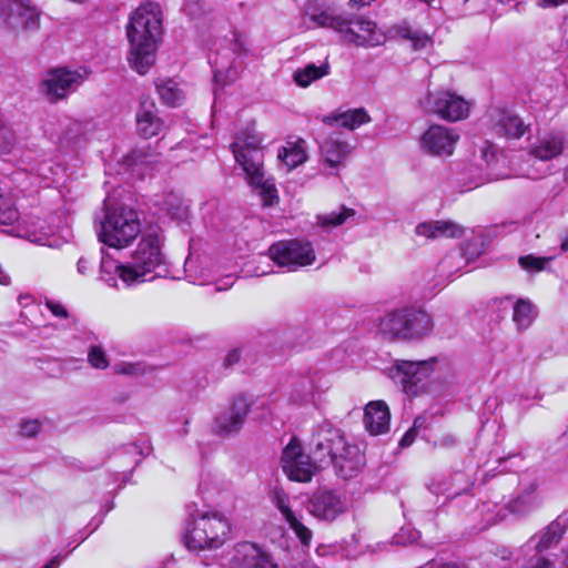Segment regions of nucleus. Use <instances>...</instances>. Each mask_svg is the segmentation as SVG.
I'll use <instances>...</instances> for the list:
<instances>
[{
	"label": "nucleus",
	"mask_w": 568,
	"mask_h": 568,
	"mask_svg": "<svg viewBox=\"0 0 568 568\" xmlns=\"http://www.w3.org/2000/svg\"><path fill=\"white\" fill-rule=\"evenodd\" d=\"M536 4L540 8H557L568 3V0H535Z\"/></svg>",
	"instance_id": "56"
},
{
	"label": "nucleus",
	"mask_w": 568,
	"mask_h": 568,
	"mask_svg": "<svg viewBox=\"0 0 568 568\" xmlns=\"http://www.w3.org/2000/svg\"><path fill=\"white\" fill-rule=\"evenodd\" d=\"M554 260V256L540 257L535 255L520 256L518 260L519 265L527 271H542L546 265Z\"/></svg>",
	"instance_id": "46"
},
{
	"label": "nucleus",
	"mask_w": 568,
	"mask_h": 568,
	"mask_svg": "<svg viewBox=\"0 0 568 568\" xmlns=\"http://www.w3.org/2000/svg\"><path fill=\"white\" fill-rule=\"evenodd\" d=\"M273 503L281 511L290 528L294 531L300 541L304 546H308L313 537L312 530L307 528L291 509L287 495L281 489H275L273 491Z\"/></svg>",
	"instance_id": "25"
},
{
	"label": "nucleus",
	"mask_w": 568,
	"mask_h": 568,
	"mask_svg": "<svg viewBox=\"0 0 568 568\" xmlns=\"http://www.w3.org/2000/svg\"><path fill=\"white\" fill-rule=\"evenodd\" d=\"M243 51V43L234 34L231 47L220 51L210 52L207 55V62L210 63L213 72V79L216 84L226 85L234 81L237 77V71L234 67H227L232 57Z\"/></svg>",
	"instance_id": "20"
},
{
	"label": "nucleus",
	"mask_w": 568,
	"mask_h": 568,
	"mask_svg": "<svg viewBox=\"0 0 568 568\" xmlns=\"http://www.w3.org/2000/svg\"><path fill=\"white\" fill-rule=\"evenodd\" d=\"M161 26V10L153 2L142 3L129 17L126 38L130 43V61L140 74L146 73L155 61Z\"/></svg>",
	"instance_id": "1"
},
{
	"label": "nucleus",
	"mask_w": 568,
	"mask_h": 568,
	"mask_svg": "<svg viewBox=\"0 0 568 568\" xmlns=\"http://www.w3.org/2000/svg\"><path fill=\"white\" fill-rule=\"evenodd\" d=\"M102 523V518H100L95 524L94 526L89 530V532L85 535V536H82L80 541H83L88 536H90L99 526L100 524Z\"/></svg>",
	"instance_id": "62"
},
{
	"label": "nucleus",
	"mask_w": 568,
	"mask_h": 568,
	"mask_svg": "<svg viewBox=\"0 0 568 568\" xmlns=\"http://www.w3.org/2000/svg\"><path fill=\"white\" fill-rule=\"evenodd\" d=\"M60 232V236L48 233L33 235L30 237V241L50 247H59L62 243L68 242L72 236V232L68 225L63 226Z\"/></svg>",
	"instance_id": "44"
},
{
	"label": "nucleus",
	"mask_w": 568,
	"mask_h": 568,
	"mask_svg": "<svg viewBox=\"0 0 568 568\" xmlns=\"http://www.w3.org/2000/svg\"><path fill=\"white\" fill-rule=\"evenodd\" d=\"M433 329L430 314L416 306L398 307L386 314L378 324V332L392 341H423L432 335Z\"/></svg>",
	"instance_id": "6"
},
{
	"label": "nucleus",
	"mask_w": 568,
	"mask_h": 568,
	"mask_svg": "<svg viewBox=\"0 0 568 568\" xmlns=\"http://www.w3.org/2000/svg\"><path fill=\"white\" fill-rule=\"evenodd\" d=\"M347 499L333 489H318L308 499L307 509L312 516L323 521H333L347 511Z\"/></svg>",
	"instance_id": "16"
},
{
	"label": "nucleus",
	"mask_w": 568,
	"mask_h": 568,
	"mask_svg": "<svg viewBox=\"0 0 568 568\" xmlns=\"http://www.w3.org/2000/svg\"><path fill=\"white\" fill-rule=\"evenodd\" d=\"M241 358V352L239 348H234L231 352L227 353V355L224 358V366L226 368L233 367L236 363H239Z\"/></svg>",
	"instance_id": "54"
},
{
	"label": "nucleus",
	"mask_w": 568,
	"mask_h": 568,
	"mask_svg": "<svg viewBox=\"0 0 568 568\" xmlns=\"http://www.w3.org/2000/svg\"><path fill=\"white\" fill-rule=\"evenodd\" d=\"M154 103H141L136 113V128L140 135L150 139L160 133L163 128V121L153 112Z\"/></svg>",
	"instance_id": "31"
},
{
	"label": "nucleus",
	"mask_w": 568,
	"mask_h": 568,
	"mask_svg": "<svg viewBox=\"0 0 568 568\" xmlns=\"http://www.w3.org/2000/svg\"><path fill=\"white\" fill-rule=\"evenodd\" d=\"M250 409L251 403L245 396H235L230 405L215 416L213 426L215 434L227 437L239 433L245 423Z\"/></svg>",
	"instance_id": "17"
},
{
	"label": "nucleus",
	"mask_w": 568,
	"mask_h": 568,
	"mask_svg": "<svg viewBox=\"0 0 568 568\" xmlns=\"http://www.w3.org/2000/svg\"><path fill=\"white\" fill-rule=\"evenodd\" d=\"M467 265L466 252L463 247H456L446 253L438 262L436 272L440 281L450 278Z\"/></svg>",
	"instance_id": "33"
},
{
	"label": "nucleus",
	"mask_w": 568,
	"mask_h": 568,
	"mask_svg": "<svg viewBox=\"0 0 568 568\" xmlns=\"http://www.w3.org/2000/svg\"><path fill=\"white\" fill-rule=\"evenodd\" d=\"M456 444V438L453 435H445L438 439L440 447H452Z\"/></svg>",
	"instance_id": "58"
},
{
	"label": "nucleus",
	"mask_w": 568,
	"mask_h": 568,
	"mask_svg": "<svg viewBox=\"0 0 568 568\" xmlns=\"http://www.w3.org/2000/svg\"><path fill=\"white\" fill-rule=\"evenodd\" d=\"M513 458H515V459H521V456H520V455H513V456H509V457L505 458V462H507V460H509V459H513Z\"/></svg>",
	"instance_id": "64"
},
{
	"label": "nucleus",
	"mask_w": 568,
	"mask_h": 568,
	"mask_svg": "<svg viewBox=\"0 0 568 568\" xmlns=\"http://www.w3.org/2000/svg\"><path fill=\"white\" fill-rule=\"evenodd\" d=\"M123 160L132 174H142L140 166L149 163L148 155L141 150H133Z\"/></svg>",
	"instance_id": "45"
},
{
	"label": "nucleus",
	"mask_w": 568,
	"mask_h": 568,
	"mask_svg": "<svg viewBox=\"0 0 568 568\" xmlns=\"http://www.w3.org/2000/svg\"><path fill=\"white\" fill-rule=\"evenodd\" d=\"M139 364H123V365H116L115 372L122 373L125 375H134L139 372Z\"/></svg>",
	"instance_id": "55"
},
{
	"label": "nucleus",
	"mask_w": 568,
	"mask_h": 568,
	"mask_svg": "<svg viewBox=\"0 0 568 568\" xmlns=\"http://www.w3.org/2000/svg\"><path fill=\"white\" fill-rule=\"evenodd\" d=\"M85 71L69 68H54L48 70L39 84V92L50 102L57 103L67 99L82 84Z\"/></svg>",
	"instance_id": "9"
},
{
	"label": "nucleus",
	"mask_w": 568,
	"mask_h": 568,
	"mask_svg": "<svg viewBox=\"0 0 568 568\" xmlns=\"http://www.w3.org/2000/svg\"><path fill=\"white\" fill-rule=\"evenodd\" d=\"M538 484L530 481L523 486L520 491L508 501L506 508L508 511L517 517H523L530 514L539 506L538 499Z\"/></svg>",
	"instance_id": "27"
},
{
	"label": "nucleus",
	"mask_w": 568,
	"mask_h": 568,
	"mask_svg": "<svg viewBox=\"0 0 568 568\" xmlns=\"http://www.w3.org/2000/svg\"><path fill=\"white\" fill-rule=\"evenodd\" d=\"M124 268L125 262H118L101 248L100 278L102 281H104L109 286L116 287L118 278L123 282L122 273Z\"/></svg>",
	"instance_id": "34"
},
{
	"label": "nucleus",
	"mask_w": 568,
	"mask_h": 568,
	"mask_svg": "<svg viewBox=\"0 0 568 568\" xmlns=\"http://www.w3.org/2000/svg\"><path fill=\"white\" fill-rule=\"evenodd\" d=\"M45 305L53 316L59 318H70V314L67 307L62 305L60 302L50 300L47 301Z\"/></svg>",
	"instance_id": "50"
},
{
	"label": "nucleus",
	"mask_w": 568,
	"mask_h": 568,
	"mask_svg": "<svg viewBox=\"0 0 568 568\" xmlns=\"http://www.w3.org/2000/svg\"><path fill=\"white\" fill-rule=\"evenodd\" d=\"M524 568H554V565L549 559L542 556H535Z\"/></svg>",
	"instance_id": "53"
},
{
	"label": "nucleus",
	"mask_w": 568,
	"mask_h": 568,
	"mask_svg": "<svg viewBox=\"0 0 568 568\" xmlns=\"http://www.w3.org/2000/svg\"><path fill=\"white\" fill-rule=\"evenodd\" d=\"M223 568H276L271 557L253 542L235 545L220 558Z\"/></svg>",
	"instance_id": "13"
},
{
	"label": "nucleus",
	"mask_w": 568,
	"mask_h": 568,
	"mask_svg": "<svg viewBox=\"0 0 568 568\" xmlns=\"http://www.w3.org/2000/svg\"><path fill=\"white\" fill-rule=\"evenodd\" d=\"M284 474L294 481L307 483L316 471V465L310 455H305L296 438L285 446L281 457Z\"/></svg>",
	"instance_id": "14"
},
{
	"label": "nucleus",
	"mask_w": 568,
	"mask_h": 568,
	"mask_svg": "<svg viewBox=\"0 0 568 568\" xmlns=\"http://www.w3.org/2000/svg\"><path fill=\"white\" fill-rule=\"evenodd\" d=\"M191 263H192V258H191V256H189V257L185 260V263H184V266H185V270H184V271H185V273H186V277L189 278V281H190L191 283H194V284H195V283H197V284H203L202 282H197V280H196V278H194V277L192 276V274L190 273V268H189V267H190Z\"/></svg>",
	"instance_id": "59"
},
{
	"label": "nucleus",
	"mask_w": 568,
	"mask_h": 568,
	"mask_svg": "<svg viewBox=\"0 0 568 568\" xmlns=\"http://www.w3.org/2000/svg\"><path fill=\"white\" fill-rule=\"evenodd\" d=\"M164 234L159 227L143 232L136 247L131 252L122 273L126 286L151 281L155 277H172L166 256L162 251Z\"/></svg>",
	"instance_id": "2"
},
{
	"label": "nucleus",
	"mask_w": 568,
	"mask_h": 568,
	"mask_svg": "<svg viewBox=\"0 0 568 568\" xmlns=\"http://www.w3.org/2000/svg\"><path fill=\"white\" fill-rule=\"evenodd\" d=\"M425 109L443 120L456 122L468 115L469 103L454 92L437 90L428 92L425 100Z\"/></svg>",
	"instance_id": "12"
},
{
	"label": "nucleus",
	"mask_w": 568,
	"mask_h": 568,
	"mask_svg": "<svg viewBox=\"0 0 568 568\" xmlns=\"http://www.w3.org/2000/svg\"><path fill=\"white\" fill-rule=\"evenodd\" d=\"M356 211L354 209L342 205L338 211L317 216V224L325 231L343 225L348 219L354 217Z\"/></svg>",
	"instance_id": "40"
},
{
	"label": "nucleus",
	"mask_w": 568,
	"mask_h": 568,
	"mask_svg": "<svg viewBox=\"0 0 568 568\" xmlns=\"http://www.w3.org/2000/svg\"><path fill=\"white\" fill-rule=\"evenodd\" d=\"M278 159L290 169H294L306 161V152L301 144L288 143L278 150Z\"/></svg>",
	"instance_id": "41"
},
{
	"label": "nucleus",
	"mask_w": 568,
	"mask_h": 568,
	"mask_svg": "<svg viewBox=\"0 0 568 568\" xmlns=\"http://www.w3.org/2000/svg\"><path fill=\"white\" fill-rule=\"evenodd\" d=\"M62 558L60 556H55L53 559H51L47 565H44L42 568H58Z\"/></svg>",
	"instance_id": "61"
},
{
	"label": "nucleus",
	"mask_w": 568,
	"mask_h": 568,
	"mask_svg": "<svg viewBox=\"0 0 568 568\" xmlns=\"http://www.w3.org/2000/svg\"><path fill=\"white\" fill-rule=\"evenodd\" d=\"M156 92L161 101L172 108L179 106L184 100L183 91L173 79H156Z\"/></svg>",
	"instance_id": "35"
},
{
	"label": "nucleus",
	"mask_w": 568,
	"mask_h": 568,
	"mask_svg": "<svg viewBox=\"0 0 568 568\" xmlns=\"http://www.w3.org/2000/svg\"><path fill=\"white\" fill-rule=\"evenodd\" d=\"M458 140L459 133L456 129L433 124L422 134L419 146L424 153L432 156H450Z\"/></svg>",
	"instance_id": "15"
},
{
	"label": "nucleus",
	"mask_w": 568,
	"mask_h": 568,
	"mask_svg": "<svg viewBox=\"0 0 568 568\" xmlns=\"http://www.w3.org/2000/svg\"><path fill=\"white\" fill-rule=\"evenodd\" d=\"M346 444L342 430L327 420L316 426L310 442L313 458L321 464L336 457Z\"/></svg>",
	"instance_id": "11"
},
{
	"label": "nucleus",
	"mask_w": 568,
	"mask_h": 568,
	"mask_svg": "<svg viewBox=\"0 0 568 568\" xmlns=\"http://www.w3.org/2000/svg\"><path fill=\"white\" fill-rule=\"evenodd\" d=\"M418 424H419V418H416L414 420V425L410 429H408L404 435L403 437L400 438L399 440V446L402 448H405V447H408L410 446L414 440H415V437H416V428L418 427Z\"/></svg>",
	"instance_id": "52"
},
{
	"label": "nucleus",
	"mask_w": 568,
	"mask_h": 568,
	"mask_svg": "<svg viewBox=\"0 0 568 568\" xmlns=\"http://www.w3.org/2000/svg\"><path fill=\"white\" fill-rule=\"evenodd\" d=\"M61 171V166L55 164L51 160H44L36 169V174L45 186H50L52 183L58 182V174Z\"/></svg>",
	"instance_id": "43"
},
{
	"label": "nucleus",
	"mask_w": 568,
	"mask_h": 568,
	"mask_svg": "<svg viewBox=\"0 0 568 568\" xmlns=\"http://www.w3.org/2000/svg\"><path fill=\"white\" fill-rule=\"evenodd\" d=\"M342 132H328V135L320 143L321 158L327 168L337 174L339 168L344 166L346 158L351 154L353 146L342 138Z\"/></svg>",
	"instance_id": "22"
},
{
	"label": "nucleus",
	"mask_w": 568,
	"mask_h": 568,
	"mask_svg": "<svg viewBox=\"0 0 568 568\" xmlns=\"http://www.w3.org/2000/svg\"><path fill=\"white\" fill-rule=\"evenodd\" d=\"M261 143L262 139L255 131H247L236 136L231 149L248 183L256 190L263 206H272L278 202V193L274 179L265 176Z\"/></svg>",
	"instance_id": "3"
},
{
	"label": "nucleus",
	"mask_w": 568,
	"mask_h": 568,
	"mask_svg": "<svg viewBox=\"0 0 568 568\" xmlns=\"http://www.w3.org/2000/svg\"><path fill=\"white\" fill-rule=\"evenodd\" d=\"M438 362V357L426 361L396 359L392 376L402 385L405 394L416 396L426 389L427 381Z\"/></svg>",
	"instance_id": "8"
},
{
	"label": "nucleus",
	"mask_w": 568,
	"mask_h": 568,
	"mask_svg": "<svg viewBox=\"0 0 568 568\" xmlns=\"http://www.w3.org/2000/svg\"><path fill=\"white\" fill-rule=\"evenodd\" d=\"M18 219L19 211L11 191L0 187V224L11 225Z\"/></svg>",
	"instance_id": "39"
},
{
	"label": "nucleus",
	"mask_w": 568,
	"mask_h": 568,
	"mask_svg": "<svg viewBox=\"0 0 568 568\" xmlns=\"http://www.w3.org/2000/svg\"><path fill=\"white\" fill-rule=\"evenodd\" d=\"M230 531L227 518L219 513H203L197 516L190 513L183 539L185 546L192 550L217 549L226 541Z\"/></svg>",
	"instance_id": "7"
},
{
	"label": "nucleus",
	"mask_w": 568,
	"mask_h": 568,
	"mask_svg": "<svg viewBox=\"0 0 568 568\" xmlns=\"http://www.w3.org/2000/svg\"><path fill=\"white\" fill-rule=\"evenodd\" d=\"M389 420L390 413L385 402L375 400L366 405L363 422L365 428L372 435H381L388 432Z\"/></svg>",
	"instance_id": "26"
},
{
	"label": "nucleus",
	"mask_w": 568,
	"mask_h": 568,
	"mask_svg": "<svg viewBox=\"0 0 568 568\" xmlns=\"http://www.w3.org/2000/svg\"><path fill=\"white\" fill-rule=\"evenodd\" d=\"M41 428V424L37 419L27 420L21 424V434L26 437L36 436Z\"/></svg>",
	"instance_id": "51"
},
{
	"label": "nucleus",
	"mask_w": 568,
	"mask_h": 568,
	"mask_svg": "<svg viewBox=\"0 0 568 568\" xmlns=\"http://www.w3.org/2000/svg\"><path fill=\"white\" fill-rule=\"evenodd\" d=\"M95 230L99 241L109 247L128 246L141 233L139 213L129 205L105 199L101 214L95 216Z\"/></svg>",
	"instance_id": "4"
},
{
	"label": "nucleus",
	"mask_w": 568,
	"mask_h": 568,
	"mask_svg": "<svg viewBox=\"0 0 568 568\" xmlns=\"http://www.w3.org/2000/svg\"><path fill=\"white\" fill-rule=\"evenodd\" d=\"M14 143V132L0 119V154L10 153Z\"/></svg>",
	"instance_id": "47"
},
{
	"label": "nucleus",
	"mask_w": 568,
	"mask_h": 568,
	"mask_svg": "<svg viewBox=\"0 0 568 568\" xmlns=\"http://www.w3.org/2000/svg\"><path fill=\"white\" fill-rule=\"evenodd\" d=\"M0 16L12 28L33 31L39 27L40 12L30 4V0H0Z\"/></svg>",
	"instance_id": "18"
},
{
	"label": "nucleus",
	"mask_w": 568,
	"mask_h": 568,
	"mask_svg": "<svg viewBox=\"0 0 568 568\" xmlns=\"http://www.w3.org/2000/svg\"><path fill=\"white\" fill-rule=\"evenodd\" d=\"M560 250L561 252H568V229L564 231L561 235Z\"/></svg>",
	"instance_id": "60"
},
{
	"label": "nucleus",
	"mask_w": 568,
	"mask_h": 568,
	"mask_svg": "<svg viewBox=\"0 0 568 568\" xmlns=\"http://www.w3.org/2000/svg\"><path fill=\"white\" fill-rule=\"evenodd\" d=\"M151 449L152 447L148 440L129 444L123 448V454L128 455L132 459V467L130 469V474L141 463V459L151 453Z\"/></svg>",
	"instance_id": "42"
},
{
	"label": "nucleus",
	"mask_w": 568,
	"mask_h": 568,
	"mask_svg": "<svg viewBox=\"0 0 568 568\" xmlns=\"http://www.w3.org/2000/svg\"><path fill=\"white\" fill-rule=\"evenodd\" d=\"M323 382V375L314 374L312 376L302 377L292 388L290 399L297 406L307 404L316 405L321 398L322 392L327 388Z\"/></svg>",
	"instance_id": "24"
},
{
	"label": "nucleus",
	"mask_w": 568,
	"mask_h": 568,
	"mask_svg": "<svg viewBox=\"0 0 568 568\" xmlns=\"http://www.w3.org/2000/svg\"><path fill=\"white\" fill-rule=\"evenodd\" d=\"M369 121L371 116L363 108L347 110L342 113L329 114L323 118V123L328 129L343 126L348 130H354L364 123H368Z\"/></svg>",
	"instance_id": "29"
},
{
	"label": "nucleus",
	"mask_w": 568,
	"mask_h": 568,
	"mask_svg": "<svg viewBox=\"0 0 568 568\" xmlns=\"http://www.w3.org/2000/svg\"><path fill=\"white\" fill-rule=\"evenodd\" d=\"M59 128L57 141L62 148L74 149L85 134L84 124L68 116L59 120Z\"/></svg>",
	"instance_id": "32"
},
{
	"label": "nucleus",
	"mask_w": 568,
	"mask_h": 568,
	"mask_svg": "<svg viewBox=\"0 0 568 568\" xmlns=\"http://www.w3.org/2000/svg\"><path fill=\"white\" fill-rule=\"evenodd\" d=\"M94 270V258L88 256V255H82L78 262H77V272L80 274V275H83V276H87L89 274H91Z\"/></svg>",
	"instance_id": "49"
},
{
	"label": "nucleus",
	"mask_w": 568,
	"mask_h": 568,
	"mask_svg": "<svg viewBox=\"0 0 568 568\" xmlns=\"http://www.w3.org/2000/svg\"><path fill=\"white\" fill-rule=\"evenodd\" d=\"M329 72V65L327 63L323 65H316L315 63H308L302 69H297L294 72L293 79L298 87L306 88L313 81L322 79Z\"/></svg>",
	"instance_id": "37"
},
{
	"label": "nucleus",
	"mask_w": 568,
	"mask_h": 568,
	"mask_svg": "<svg viewBox=\"0 0 568 568\" xmlns=\"http://www.w3.org/2000/svg\"><path fill=\"white\" fill-rule=\"evenodd\" d=\"M415 233L427 240H434L439 237H459L463 232L457 224L449 221H428L419 223L415 227Z\"/></svg>",
	"instance_id": "30"
},
{
	"label": "nucleus",
	"mask_w": 568,
	"mask_h": 568,
	"mask_svg": "<svg viewBox=\"0 0 568 568\" xmlns=\"http://www.w3.org/2000/svg\"><path fill=\"white\" fill-rule=\"evenodd\" d=\"M88 362L97 369H105L109 366L106 354L101 346L93 345L88 352Z\"/></svg>",
	"instance_id": "48"
},
{
	"label": "nucleus",
	"mask_w": 568,
	"mask_h": 568,
	"mask_svg": "<svg viewBox=\"0 0 568 568\" xmlns=\"http://www.w3.org/2000/svg\"><path fill=\"white\" fill-rule=\"evenodd\" d=\"M568 528V511H564L548 526L531 536L524 546L526 550H535L541 554L557 546Z\"/></svg>",
	"instance_id": "21"
},
{
	"label": "nucleus",
	"mask_w": 568,
	"mask_h": 568,
	"mask_svg": "<svg viewBox=\"0 0 568 568\" xmlns=\"http://www.w3.org/2000/svg\"><path fill=\"white\" fill-rule=\"evenodd\" d=\"M169 213L173 219L183 220L187 216V207L183 204H179L174 211L169 210Z\"/></svg>",
	"instance_id": "57"
},
{
	"label": "nucleus",
	"mask_w": 568,
	"mask_h": 568,
	"mask_svg": "<svg viewBox=\"0 0 568 568\" xmlns=\"http://www.w3.org/2000/svg\"><path fill=\"white\" fill-rule=\"evenodd\" d=\"M491 132L507 140H518L529 131L530 123L509 109H494L489 115Z\"/></svg>",
	"instance_id": "19"
},
{
	"label": "nucleus",
	"mask_w": 568,
	"mask_h": 568,
	"mask_svg": "<svg viewBox=\"0 0 568 568\" xmlns=\"http://www.w3.org/2000/svg\"><path fill=\"white\" fill-rule=\"evenodd\" d=\"M327 464H333L337 476L347 480L362 471L365 456L357 445L346 444Z\"/></svg>",
	"instance_id": "23"
},
{
	"label": "nucleus",
	"mask_w": 568,
	"mask_h": 568,
	"mask_svg": "<svg viewBox=\"0 0 568 568\" xmlns=\"http://www.w3.org/2000/svg\"><path fill=\"white\" fill-rule=\"evenodd\" d=\"M565 135L562 132L552 131L540 136L532 148L531 153L539 160L548 161L562 153Z\"/></svg>",
	"instance_id": "28"
},
{
	"label": "nucleus",
	"mask_w": 568,
	"mask_h": 568,
	"mask_svg": "<svg viewBox=\"0 0 568 568\" xmlns=\"http://www.w3.org/2000/svg\"><path fill=\"white\" fill-rule=\"evenodd\" d=\"M503 510H504V508H500V509L497 511V517H498L499 519H504V518H505V516H506L505 514H501V511H503Z\"/></svg>",
	"instance_id": "63"
},
{
	"label": "nucleus",
	"mask_w": 568,
	"mask_h": 568,
	"mask_svg": "<svg viewBox=\"0 0 568 568\" xmlns=\"http://www.w3.org/2000/svg\"><path fill=\"white\" fill-rule=\"evenodd\" d=\"M311 20L318 27L338 32L342 41L348 44L373 48L385 42V36L376 23L364 17L348 18L331 10H323L312 14Z\"/></svg>",
	"instance_id": "5"
},
{
	"label": "nucleus",
	"mask_w": 568,
	"mask_h": 568,
	"mask_svg": "<svg viewBox=\"0 0 568 568\" xmlns=\"http://www.w3.org/2000/svg\"><path fill=\"white\" fill-rule=\"evenodd\" d=\"M270 258L280 267L296 271L313 264L315 252L311 242L301 240L280 241L268 248Z\"/></svg>",
	"instance_id": "10"
},
{
	"label": "nucleus",
	"mask_w": 568,
	"mask_h": 568,
	"mask_svg": "<svg viewBox=\"0 0 568 568\" xmlns=\"http://www.w3.org/2000/svg\"><path fill=\"white\" fill-rule=\"evenodd\" d=\"M537 316L535 306L525 300H518L514 304L513 321L518 331L528 328Z\"/></svg>",
	"instance_id": "38"
},
{
	"label": "nucleus",
	"mask_w": 568,
	"mask_h": 568,
	"mask_svg": "<svg viewBox=\"0 0 568 568\" xmlns=\"http://www.w3.org/2000/svg\"><path fill=\"white\" fill-rule=\"evenodd\" d=\"M393 31L398 38L409 41L414 50L424 49L432 42L430 37L425 31L415 29L405 21L395 26Z\"/></svg>",
	"instance_id": "36"
}]
</instances>
